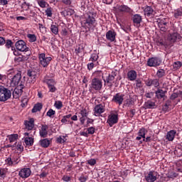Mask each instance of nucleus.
I'll return each mask as SVG.
<instances>
[{"label": "nucleus", "mask_w": 182, "mask_h": 182, "mask_svg": "<svg viewBox=\"0 0 182 182\" xmlns=\"http://www.w3.org/2000/svg\"><path fill=\"white\" fill-rule=\"evenodd\" d=\"M156 96L157 99H163L166 96V93H167V91H164L161 89H158L157 91H156Z\"/></svg>", "instance_id": "obj_28"}, {"label": "nucleus", "mask_w": 182, "mask_h": 182, "mask_svg": "<svg viewBox=\"0 0 182 182\" xmlns=\"http://www.w3.org/2000/svg\"><path fill=\"white\" fill-rule=\"evenodd\" d=\"M61 3L65 6H70L72 5V0H61Z\"/></svg>", "instance_id": "obj_46"}, {"label": "nucleus", "mask_w": 182, "mask_h": 182, "mask_svg": "<svg viewBox=\"0 0 182 182\" xmlns=\"http://www.w3.org/2000/svg\"><path fill=\"white\" fill-rule=\"evenodd\" d=\"M146 133H147V130H146L144 128H142L139 129L138 135L142 137V139H146Z\"/></svg>", "instance_id": "obj_40"}, {"label": "nucleus", "mask_w": 182, "mask_h": 182, "mask_svg": "<svg viewBox=\"0 0 182 182\" xmlns=\"http://www.w3.org/2000/svg\"><path fill=\"white\" fill-rule=\"evenodd\" d=\"M32 173V171L29 168H23L20 170L18 172V176L21 178H28Z\"/></svg>", "instance_id": "obj_13"}, {"label": "nucleus", "mask_w": 182, "mask_h": 182, "mask_svg": "<svg viewBox=\"0 0 182 182\" xmlns=\"http://www.w3.org/2000/svg\"><path fill=\"white\" fill-rule=\"evenodd\" d=\"M27 76H28V80L31 83H35V82H36V71L28 70L27 72Z\"/></svg>", "instance_id": "obj_20"}, {"label": "nucleus", "mask_w": 182, "mask_h": 182, "mask_svg": "<svg viewBox=\"0 0 182 182\" xmlns=\"http://www.w3.org/2000/svg\"><path fill=\"white\" fill-rule=\"evenodd\" d=\"M27 38H28L30 42H36V36L35 34H28Z\"/></svg>", "instance_id": "obj_43"}, {"label": "nucleus", "mask_w": 182, "mask_h": 182, "mask_svg": "<svg viewBox=\"0 0 182 182\" xmlns=\"http://www.w3.org/2000/svg\"><path fill=\"white\" fill-rule=\"evenodd\" d=\"M97 59H99V55L97 53H92L89 60V62H92L93 63H97Z\"/></svg>", "instance_id": "obj_35"}, {"label": "nucleus", "mask_w": 182, "mask_h": 182, "mask_svg": "<svg viewBox=\"0 0 182 182\" xmlns=\"http://www.w3.org/2000/svg\"><path fill=\"white\" fill-rule=\"evenodd\" d=\"M144 13L146 16H154V10L151 6H146L144 9Z\"/></svg>", "instance_id": "obj_25"}, {"label": "nucleus", "mask_w": 182, "mask_h": 182, "mask_svg": "<svg viewBox=\"0 0 182 182\" xmlns=\"http://www.w3.org/2000/svg\"><path fill=\"white\" fill-rule=\"evenodd\" d=\"M12 45H14V43L11 40H7L6 42V47H7L8 49L9 48H12Z\"/></svg>", "instance_id": "obj_54"}, {"label": "nucleus", "mask_w": 182, "mask_h": 182, "mask_svg": "<svg viewBox=\"0 0 182 182\" xmlns=\"http://www.w3.org/2000/svg\"><path fill=\"white\" fill-rule=\"evenodd\" d=\"M16 149L18 151H23V146H22V142H16L14 144V150Z\"/></svg>", "instance_id": "obj_38"}, {"label": "nucleus", "mask_w": 182, "mask_h": 182, "mask_svg": "<svg viewBox=\"0 0 182 182\" xmlns=\"http://www.w3.org/2000/svg\"><path fill=\"white\" fill-rule=\"evenodd\" d=\"M19 138V135L18 134H14L9 136V140L10 143H14V141H16Z\"/></svg>", "instance_id": "obj_36"}, {"label": "nucleus", "mask_w": 182, "mask_h": 182, "mask_svg": "<svg viewBox=\"0 0 182 182\" xmlns=\"http://www.w3.org/2000/svg\"><path fill=\"white\" fill-rule=\"evenodd\" d=\"M46 14L47 15V16H48L49 18H50L52 16V8H48L46 10Z\"/></svg>", "instance_id": "obj_53"}, {"label": "nucleus", "mask_w": 182, "mask_h": 182, "mask_svg": "<svg viewBox=\"0 0 182 182\" xmlns=\"http://www.w3.org/2000/svg\"><path fill=\"white\" fill-rule=\"evenodd\" d=\"M94 75L96 76V77H100V76H102V78L103 79V76H105V73H103L102 70L95 71L94 73Z\"/></svg>", "instance_id": "obj_47"}, {"label": "nucleus", "mask_w": 182, "mask_h": 182, "mask_svg": "<svg viewBox=\"0 0 182 182\" xmlns=\"http://www.w3.org/2000/svg\"><path fill=\"white\" fill-rule=\"evenodd\" d=\"M12 92L5 87L0 86V102H6L11 99Z\"/></svg>", "instance_id": "obj_2"}, {"label": "nucleus", "mask_w": 182, "mask_h": 182, "mask_svg": "<svg viewBox=\"0 0 182 182\" xmlns=\"http://www.w3.org/2000/svg\"><path fill=\"white\" fill-rule=\"evenodd\" d=\"M179 38H180V34H178L177 33H173L172 34H170L168 36V41L171 43H174L176 42V41H177V39H179Z\"/></svg>", "instance_id": "obj_23"}, {"label": "nucleus", "mask_w": 182, "mask_h": 182, "mask_svg": "<svg viewBox=\"0 0 182 182\" xmlns=\"http://www.w3.org/2000/svg\"><path fill=\"white\" fill-rule=\"evenodd\" d=\"M48 89L49 92H50L51 93H55V92H56V87H55V85H51L48 87Z\"/></svg>", "instance_id": "obj_59"}, {"label": "nucleus", "mask_w": 182, "mask_h": 182, "mask_svg": "<svg viewBox=\"0 0 182 182\" xmlns=\"http://www.w3.org/2000/svg\"><path fill=\"white\" fill-rule=\"evenodd\" d=\"M177 132L176 130H171L166 134V140L168 141H173L176 137Z\"/></svg>", "instance_id": "obj_26"}, {"label": "nucleus", "mask_w": 182, "mask_h": 182, "mask_svg": "<svg viewBox=\"0 0 182 182\" xmlns=\"http://www.w3.org/2000/svg\"><path fill=\"white\" fill-rule=\"evenodd\" d=\"M15 62H17L18 63H21V62H23V60H25V58H23V55H20L18 57H16L14 58Z\"/></svg>", "instance_id": "obj_50"}, {"label": "nucleus", "mask_w": 182, "mask_h": 182, "mask_svg": "<svg viewBox=\"0 0 182 182\" xmlns=\"http://www.w3.org/2000/svg\"><path fill=\"white\" fill-rule=\"evenodd\" d=\"M179 95H182V91H178V93L173 92L170 97L171 100H174L177 99V97H178Z\"/></svg>", "instance_id": "obj_42"}, {"label": "nucleus", "mask_w": 182, "mask_h": 182, "mask_svg": "<svg viewBox=\"0 0 182 182\" xmlns=\"http://www.w3.org/2000/svg\"><path fill=\"white\" fill-rule=\"evenodd\" d=\"M145 85L146 86H154V87H159L160 86V82L159 79H148L145 81Z\"/></svg>", "instance_id": "obj_17"}, {"label": "nucleus", "mask_w": 182, "mask_h": 182, "mask_svg": "<svg viewBox=\"0 0 182 182\" xmlns=\"http://www.w3.org/2000/svg\"><path fill=\"white\" fill-rule=\"evenodd\" d=\"M182 15V11L180 10H176L174 13V17L175 18H180V16H181Z\"/></svg>", "instance_id": "obj_56"}, {"label": "nucleus", "mask_w": 182, "mask_h": 182, "mask_svg": "<svg viewBox=\"0 0 182 182\" xmlns=\"http://www.w3.org/2000/svg\"><path fill=\"white\" fill-rule=\"evenodd\" d=\"M65 136H60L58 138H57V143H65Z\"/></svg>", "instance_id": "obj_58"}, {"label": "nucleus", "mask_w": 182, "mask_h": 182, "mask_svg": "<svg viewBox=\"0 0 182 182\" xmlns=\"http://www.w3.org/2000/svg\"><path fill=\"white\" fill-rule=\"evenodd\" d=\"M117 9L121 14H129V12H130V8L124 4L119 6Z\"/></svg>", "instance_id": "obj_24"}, {"label": "nucleus", "mask_w": 182, "mask_h": 182, "mask_svg": "<svg viewBox=\"0 0 182 182\" xmlns=\"http://www.w3.org/2000/svg\"><path fill=\"white\" fill-rule=\"evenodd\" d=\"M124 100V95L120 92H118L113 96L112 102H114V103H116L117 105H119V106H121V105L123 104Z\"/></svg>", "instance_id": "obj_11"}, {"label": "nucleus", "mask_w": 182, "mask_h": 182, "mask_svg": "<svg viewBox=\"0 0 182 182\" xmlns=\"http://www.w3.org/2000/svg\"><path fill=\"white\" fill-rule=\"evenodd\" d=\"M132 21L134 25H140L141 23V16L139 14H135L132 17Z\"/></svg>", "instance_id": "obj_27"}, {"label": "nucleus", "mask_w": 182, "mask_h": 182, "mask_svg": "<svg viewBox=\"0 0 182 182\" xmlns=\"http://www.w3.org/2000/svg\"><path fill=\"white\" fill-rule=\"evenodd\" d=\"M41 110H42V104L38 103L32 109V113H36L37 112H41Z\"/></svg>", "instance_id": "obj_33"}, {"label": "nucleus", "mask_w": 182, "mask_h": 182, "mask_svg": "<svg viewBox=\"0 0 182 182\" xmlns=\"http://www.w3.org/2000/svg\"><path fill=\"white\" fill-rule=\"evenodd\" d=\"M90 87L94 90H102V87H103L102 80L98 77L93 78L91 81Z\"/></svg>", "instance_id": "obj_4"}, {"label": "nucleus", "mask_w": 182, "mask_h": 182, "mask_svg": "<svg viewBox=\"0 0 182 182\" xmlns=\"http://www.w3.org/2000/svg\"><path fill=\"white\" fill-rule=\"evenodd\" d=\"M50 31L54 35H59V28L55 24L50 26Z\"/></svg>", "instance_id": "obj_34"}, {"label": "nucleus", "mask_w": 182, "mask_h": 182, "mask_svg": "<svg viewBox=\"0 0 182 182\" xmlns=\"http://www.w3.org/2000/svg\"><path fill=\"white\" fill-rule=\"evenodd\" d=\"M158 26L161 32H167V30L168 29V18L159 20Z\"/></svg>", "instance_id": "obj_7"}, {"label": "nucleus", "mask_w": 182, "mask_h": 182, "mask_svg": "<svg viewBox=\"0 0 182 182\" xmlns=\"http://www.w3.org/2000/svg\"><path fill=\"white\" fill-rule=\"evenodd\" d=\"M48 129H49V127H48V125H42L41 129L40 130L41 137H43V139L48 137Z\"/></svg>", "instance_id": "obj_22"}, {"label": "nucleus", "mask_w": 182, "mask_h": 182, "mask_svg": "<svg viewBox=\"0 0 182 182\" xmlns=\"http://www.w3.org/2000/svg\"><path fill=\"white\" fill-rule=\"evenodd\" d=\"M22 77L21 71H18L11 79V86H12L13 87L15 86H19V85H21V83L22 84V82H21V79Z\"/></svg>", "instance_id": "obj_5"}, {"label": "nucleus", "mask_w": 182, "mask_h": 182, "mask_svg": "<svg viewBox=\"0 0 182 182\" xmlns=\"http://www.w3.org/2000/svg\"><path fill=\"white\" fill-rule=\"evenodd\" d=\"M95 23H96V19L92 12H87L85 15L84 19L81 21V24L85 28H92V26H95Z\"/></svg>", "instance_id": "obj_1"}, {"label": "nucleus", "mask_w": 182, "mask_h": 182, "mask_svg": "<svg viewBox=\"0 0 182 182\" xmlns=\"http://www.w3.org/2000/svg\"><path fill=\"white\" fill-rule=\"evenodd\" d=\"M159 178V173L154 171H150L146 176V182H154Z\"/></svg>", "instance_id": "obj_6"}, {"label": "nucleus", "mask_w": 182, "mask_h": 182, "mask_svg": "<svg viewBox=\"0 0 182 182\" xmlns=\"http://www.w3.org/2000/svg\"><path fill=\"white\" fill-rule=\"evenodd\" d=\"M136 87H143V83L141 82V80H140L139 79L136 80Z\"/></svg>", "instance_id": "obj_57"}, {"label": "nucleus", "mask_w": 182, "mask_h": 182, "mask_svg": "<svg viewBox=\"0 0 182 182\" xmlns=\"http://www.w3.org/2000/svg\"><path fill=\"white\" fill-rule=\"evenodd\" d=\"M62 180L65 182H69L70 181V176H63Z\"/></svg>", "instance_id": "obj_64"}, {"label": "nucleus", "mask_w": 182, "mask_h": 182, "mask_svg": "<svg viewBox=\"0 0 182 182\" xmlns=\"http://www.w3.org/2000/svg\"><path fill=\"white\" fill-rule=\"evenodd\" d=\"M154 96V92H147L145 94V97H147L148 99H151Z\"/></svg>", "instance_id": "obj_60"}, {"label": "nucleus", "mask_w": 182, "mask_h": 182, "mask_svg": "<svg viewBox=\"0 0 182 182\" xmlns=\"http://www.w3.org/2000/svg\"><path fill=\"white\" fill-rule=\"evenodd\" d=\"M98 63H90L87 64V69L88 70H92L95 66H97Z\"/></svg>", "instance_id": "obj_49"}, {"label": "nucleus", "mask_w": 182, "mask_h": 182, "mask_svg": "<svg viewBox=\"0 0 182 182\" xmlns=\"http://www.w3.org/2000/svg\"><path fill=\"white\" fill-rule=\"evenodd\" d=\"M161 60L159 58H151L148 60L147 65L151 67L160 66Z\"/></svg>", "instance_id": "obj_14"}, {"label": "nucleus", "mask_w": 182, "mask_h": 182, "mask_svg": "<svg viewBox=\"0 0 182 182\" xmlns=\"http://www.w3.org/2000/svg\"><path fill=\"white\" fill-rule=\"evenodd\" d=\"M105 112H106L105 105L102 104L97 105L94 108V116L100 117V116H102V113H105Z\"/></svg>", "instance_id": "obj_9"}, {"label": "nucleus", "mask_w": 182, "mask_h": 182, "mask_svg": "<svg viewBox=\"0 0 182 182\" xmlns=\"http://www.w3.org/2000/svg\"><path fill=\"white\" fill-rule=\"evenodd\" d=\"M44 83H46V85H48V87H49L50 86H55V85H56V81H55V80L53 79L45 78Z\"/></svg>", "instance_id": "obj_32"}, {"label": "nucleus", "mask_w": 182, "mask_h": 182, "mask_svg": "<svg viewBox=\"0 0 182 182\" xmlns=\"http://www.w3.org/2000/svg\"><path fill=\"white\" fill-rule=\"evenodd\" d=\"M75 52L76 53H80L83 52V46H77L75 48Z\"/></svg>", "instance_id": "obj_55"}, {"label": "nucleus", "mask_w": 182, "mask_h": 182, "mask_svg": "<svg viewBox=\"0 0 182 182\" xmlns=\"http://www.w3.org/2000/svg\"><path fill=\"white\" fill-rule=\"evenodd\" d=\"M75 14V10L72 9H68L66 10V15L68 16H72V15Z\"/></svg>", "instance_id": "obj_52"}, {"label": "nucleus", "mask_w": 182, "mask_h": 182, "mask_svg": "<svg viewBox=\"0 0 182 182\" xmlns=\"http://www.w3.org/2000/svg\"><path fill=\"white\" fill-rule=\"evenodd\" d=\"M37 2L39 6H41V8H46V1H41V0H37Z\"/></svg>", "instance_id": "obj_51"}, {"label": "nucleus", "mask_w": 182, "mask_h": 182, "mask_svg": "<svg viewBox=\"0 0 182 182\" xmlns=\"http://www.w3.org/2000/svg\"><path fill=\"white\" fill-rule=\"evenodd\" d=\"M6 164H8L9 166H16V163L12 161V158L9 157L6 159Z\"/></svg>", "instance_id": "obj_44"}, {"label": "nucleus", "mask_w": 182, "mask_h": 182, "mask_svg": "<svg viewBox=\"0 0 182 182\" xmlns=\"http://www.w3.org/2000/svg\"><path fill=\"white\" fill-rule=\"evenodd\" d=\"M95 128L94 127H90L87 129L88 134H95Z\"/></svg>", "instance_id": "obj_63"}, {"label": "nucleus", "mask_w": 182, "mask_h": 182, "mask_svg": "<svg viewBox=\"0 0 182 182\" xmlns=\"http://www.w3.org/2000/svg\"><path fill=\"white\" fill-rule=\"evenodd\" d=\"M24 142L26 146H32L33 144V138L32 137H26L24 139Z\"/></svg>", "instance_id": "obj_37"}, {"label": "nucleus", "mask_w": 182, "mask_h": 182, "mask_svg": "<svg viewBox=\"0 0 182 182\" xmlns=\"http://www.w3.org/2000/svg\"><path fill=\"white\" fill-rule=\"evenodd\" d=\"M54 106L55 108H57L58 110H60L63 107V104L62 103V101H55Z\"/></svg>", "instance_id": "obj_41"}, {"label": "nucleus", "mask_w": 182, "mask_h": 182, "mask_svg": "<svg viewBox=\"0 0 182 182\" xmlns=\"http://www.w3.org/2000/svg\"><path fill=\"white\" fill-rule=\"evenodd\" d=\"M40 144L41 147H44V149H46V147H49V144H50V140L48 139H43L40 140Z\"/></svg>", "instance_id": "obj_31"}, {"label": "nucleus", "mask_w": 182, "mask_h": 182, "mask_svg": "<svg viewBox=\"0 0 182 182\" xmlns=\"http://www.w3.org/2000/svg\"><path fill=\"white\" fill-rule=\"evenodd\" d=\"M156 76L159 79L164 77V76H166V70L163 69H159L156 73Z\"/></svg>", "instance_id": "obj_39"}, {"label": "nucleus", "mask_w": 182, "mask_h": 182, "mask_svg": "<svg viewBox=\"0 0 182 182\" xmlns=\"http://www.w3.org/2000/svg\"><path fill=\"white\" fill-rule=\"evenodd\" d=\"M38 59L40 61V64L42 65L43 68H48L49 66V63L52 60V57H46V54L45 53H39Z\"/></svg>", "instance_id": "obj_3"}, {"label": "nucleus", "mask_w": 182, "mask_h": 182, "mask_svg": "<svg viewBox=\"0 0 182 182\" xmlns=\"http://www.w3.org/2000/svg\"><path fill=\"white\" fill-rule=\"evenodd\" d=\"M23 87H25L23 84L20 83V85L14 89L13 92V97L14 99H18V97L22 95V93H23Z\"/></svg>", "instance_id": "obj_10"}, {"label": "nucleus", "mask_w": 182, "mask_h": 182, "mask_svg": "<svg viewBox=\"0 0 182 182\" xmlns=\"http://www.w3.org/2000/svg\"><path fill=\"white\" fill-rule=\"evenodd\" d=\"M116 32L114 31H108L106 33V38L109 42H114L116 41Z\"/></svg>", "instance_id": "obj_19"}, {"label": "nucleus", "mask_w": 182, "mask_h": 182, "mask_svg": "<svg viewBox=\"0 0 182 182\" xmlns=\"http://www.w3.org/2000/svg\"><path fill=\"white\" fill-rule=\"evenodd\" d=\"M28 8H29V4H28L26 2H23L22 4H21V9H28Z\"/></svg>", "instance_id": "obj_62"}, {"label": "nucleus", "mask_w": 182, "mask_h": 182, "mask_svg": "<svg viewBox=\"0 0 182 182\" xmlns=\"http://www.w3.org/2000/svg\"><path fill=\"white\" fill-rule=\"evenodd\" d=\"M173 66L174 69L177 70L178 69H180V68H181L182 63L180 61H176L173 63Z\"/></svg>", "instance_id": "obj_45"}, {"label": "nucleus", "mask_w": 182, "mask_h": 182, "mask_svg": "<svg viewBox=\"0 0 182 182\" xmlns=\"http://www.w3.org/2000/svg\"><path fill=\"white\" fill-rule=\"evenodd\" d=\"M60 26H61V35L63 36H68V27L66 26V24L64 23H60Z\"/></svg>", "instance_id": "obj_30"}, {"label": "nucleus", "mask_w": 182, "mask_h": 182, "mask_svg": "<svg viewBox=\"0 0 182 182\" xmlns=\"http://www.w3.org/2000/svg\"><path fill=\"white\" fill-rule=\"evenodd\" d=\"M145 109H156V102L148 100L144 103Z\"/></svg>", "instance_id": "obj_29"}, {"label": "nucleus", "mask_w": 182, "mask_h": 182, "mask_svg": "<svg viewBox=\"0 0 182 182\" xmlns=\"http://www.w3.org/2000/svg\"><path fill=\"white\" fill-rule=\"evenodd\" d=\"M79 116L80 117V122L81 124H85V122L86 121V119H87V110L86 109H82L80 112H79Z\"/></svg>", "instance_id": "obj_16"}, {"label": "nucleus", "mask_w": 182, "mask_h": 182, "mask_svg": "<svg viewBox=\"0 0 182 182\" xmlns=\"http://www.w3.org/2000/svg\"><path fill=\"white\" fill-rule=\"evenodd\" d=\"M102 79L105 83H107L108 85H109V86H113L114 75L106 73H105V75L102 76Z\"/></svg>", "instance_id": "obj_15"}, {"label": "nucleus", "mask_w": 182, "mask_h": 182, "mask_svg": "<svg viewBox=\"0 0 182 182\" xmlns=\"http://www.w3.org/2000/svg\"><path fill=\"white\" fill-rule=\"evenodd\" d=\"M56 112L52 109H50L48 110V112H47V116H48V117H53V116H55Z\"/></svg>", "instance_id": "obj_48"}, {"label": "nucleus", "mask_w": 182, "mask_h": 182, "mask_svg": "<svg viewBox=\"0 0 182 182\" xmlns=\"http://www.w3.org/2000/svg\"><path fill=\"white\" fill-rule=\"evenodd\" d=\"M87 163L90 164V166H95V164H96V160L91 159L87 161Z\"/></svg>", "instance_id": "obj_61"}, {"label": "nucleus", "mask_w": 182, "mask_h": 182, "mask_svg": "<svg viewBox=\"0 0 182 182\" xmlns=\"http://www.w3.org/2000/svg\"><path fill=\"white\" fill-rule=\"evenodd\" d=\"M127 78L131 82H134V80H136L137 79V72L134 70H131L127 73Z\"/></svg>", "instance_id": "obj_21"}, {"label": "nucleus", "mask_w": 182, "mask_h": 182, "mask_svg": "<svg viewBox=\"0 0 182 182\" xmlns=\"http://www.w3.org/2000/svg\"><path fill=\"white\" fill-rule=\"evenodd\" d=\"M24 124L26 126V130L28 132L33 130V127H35V119L31 118L28 121H25Z\"/></svg>", "instance_id": "obj_18"}, {"label": "nucleus", "mask_w": 182, "mask_h": 182, "mask_svg": "<svg viewBox=\"0 0 182 182\" xmlns=\"http://www.w3.org/2000/svg\"><path fill=\"white\" fill-rule=\"evenodd\" d=\"M16 49L20 50V52H28L29 48L26 46V43L22 40L18 41L15 43Z\"/></svg>", "instance_id": "obj_8"}, {"label": "nucleus", "mask_w": 182, "mask_h": 182, "mask_svg": "<svg viewBox=\"0 0 182 182\" xmlns=\"http://www.w3.org/2000/svg\"><path fill=\"white\" fill-rule=\"evenodd\" d=\"M119 122V117L117 114H111L108 116L107 123L109 124V127H113V124H116Z\"/></svg>", "instance_id": "obj_12"}]
</instances>
